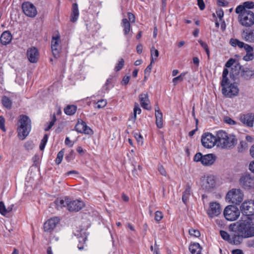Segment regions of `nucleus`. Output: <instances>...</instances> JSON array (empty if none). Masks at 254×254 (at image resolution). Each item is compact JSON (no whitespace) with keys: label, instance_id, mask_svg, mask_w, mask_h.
Listing matches in <instances>:
<instances>
[{"label":"nucleus","instance_id":"1","mask_svg":"<svg viewBox=\"0 0 254 254\" xmlns=\"http://www.w3.org/2000/svg\"><path fill=\"white\" fill-rule=\"evenodd\" d=\"M229 229L235 233V243L240 244L244 238L254 236V224L252 218L248 216H242L235 223L231 224Z\"/></svg>","mask_w":254,"mask_h":254},{"label":"nucleus","instance_id":"2","mask_svg":"<svg viewBox=\"0 0 254 254\" xmlns=\"http://www.w3.org/2000/svg\"><path fill=\"white\" fill-rule=\"evenodd\" d=\"M217 146L222 149H232L237 143L235 135L222 130L217 131Z\"/></svg>","mask_w":254,"mask_h":254},{"label":"nucleus","instance_id":"3","mask_svg":"<svg viewBox=\"0 0 254 254\" xmlns=\"http://www.w3.org/2000/svg\"><path fill=\"white\" fill-rule=\"evenodd\" d=\"M19 125L17 128L18 136L23 140L29 134L31 130V120L26 115L19 116Z\"/></svg>","mask_w":254,"mask_h":254},{"label":"nucleus","instance_id":"4","mask_svg":"<svg viewBox=\"0 0 254 254\" xmlns=\"http://www.w3.org/2000/svg\"><path fill=\"white\" fill-rule=\"evenodd\" d=\"M233 76L240 75L246 80H249L254 76V70L248 67H242L239 63L236 64L231 69Z\"/></svg>","mask_w":254,"mask_h":254},{"label":"nucleus","instance_id":"5","mask_svg":"<svg viewBox=\"0 0 254 254\" xmlns=\"http://www.w3.org/2000/svg\"><path fill=\"white\" fill-rule=\"evenodd\" d=\"M244 193L240 189H232L227 193L226 199L229 202L239 205L243 200Z\"/></svg>","mask_w":254,"mask_h":254},{"label":"nucleus","instance_id":"6","mask_svg":"<svg viewBox=\"0 0 254 254\" xmlns=\"http://www.w3.org/2000/svg\"><path fill=\"white\" fill-rule=\"evenodd\" d=\"M238 14V21L243 26L250 27L254 24V13L252 11L236 13Z\"/></svg>","mask_w":254,"mask_h":254},{"label":"nucleus","instance_id":"7","mask_svg":"<svg viewBox=\"0 0 254 254\" xmlns=\"http://www.w3.org/2000/svg\"><path fill=\"white\" fill-rule=\"evenodd\" d=\"M223 214L227 220L233 221L237 220L240 216V211L236 206L230 205L226 207Z\"/></svg>","mask_w":254,"mask_h":254},{"label":"nucleus","instance_id":"8","mask_svg":"<svg viewBox=\"0 0 254 254\" xmlns=\"http://www.w3.org/2000/svg\"><path fill=\"white\" fill-rule=\"evenodd\" d=\"M217 136H214L211 133L207 132L204 133L201 136V143L202 145L207 148L213 147L215 144L217 145Z\"/></svg>","mask_w":254,"mask_h":254},{"label":"nucleus","instance_id":"9","mask_svg":"<svg viewBox=\"0 0 254 254\" xmlns=\"http://www.w3.org/2000/svg\"><path fill=\"white\" fill-rule=\"evenodd\" d=\"M240 185L245 190L254 189V177L250 174L242 176L239 180Z\"/></svg>","mask_w":254,"mask_h":254},{"label":"nucleus","instance_id":"10","mask_svg":"<svg viewBox=\"0 0 254 254\" xmlns=\"http://www.w3.org/2000/svg\"><path fill=\"white\" fill-rule=\"evenodd\" d=\"M240 209L244 216H249L254 214V203L252 199L244 201L240 207Z\"/></svg>","mask_w":254,"mask_h":254},{"label":"nucleus","instance_id":"11","mask_svg":"<svg viewBox=\"0 0 254 254\" xmlns=\"http://www.w3.org/2000/svg\"><path fill=\"white\" fill-rule=\"evenodd\" d=\"M22 9L23 13L29 17H35L37 14L35 6L29 1H25L22 3Z\"/></svg>","mask_w":254,"mask_h":254},{"label":"nucleus","instance_id":"12","mask_svg":"<svg viewBox=\"0 0 254 254\" xmlns=\"http://www.w3.org/2000/svg\"><path fill=\"white\" fill-rule=\"evenodd\" d=\"M222 93L225 97L232 98L238 94L239 89L237 85L230 83L222 88Z\"/></svg>","mask_w":254,"mask_h":254},{"label":"nucleus","instance_id":"13","mask_svg":"<svg viewBox=\"0 0 254 254\" xmlns=\"http://www.w3.org/2000/svg\"><path fill=\"white\" fill-rule=\"evenodd\" d=\"M221 212V207L219 203L216 202H211L207 211L208 216L213 218L218 216Z\"/></svg>","mask_w":254,"mask_h":254},{"label":"nucleus","instance_id":"14","mask_svg":"<svg viewBox=\"0 0 254 254\" xmlns=\"http://www.w3.org/2000/svg\"><path fill=\"white\" fill-rule=\"evenodd\" d=\"M60 37L57 35L56 37H53L51 41V49L52 53L56 58L60 56V53L61 49L60 45Z\"/></svg>","mask_w":254,"mask_h":254},{"label":"nucleus","instance_id":"15","mask_svg":"<svg viewBox=\"0 0 254 254\" xmlns=\"http://www.w3.org/2000/svg\"><path fill=\"white\" fill-rule=\"evenodd\" d=\"M75 129L78 132L87 134H93L92 130L87 126L82 120H78L75 126Z\"/></svg>","mask_w":254,"mask_h":254},{"label":"nucleus","instance_id":"16","mask_svg":"<svg viewBox=\"0 0 254 254\" xmlns=\"http://www.w3.org/2000/svg\"><path fill=\"white\" fill-rule=\"evenodd\" d=\"M27 57L31 63H36L39 58V53L38 49L35 47H32L27 49L26 52Z\"/></svg>","mask_w":254,"mask_h":254},{"label":"nucleus","instance_id":"17","mask_svg":"<svg viewBox=\"0 0 254 254\" xmlns=\"http://www.w3.org/2000/svg\"><path fill=\"white\" fill-rule=\"evenodd\" d=\"M215 184L214 177L210 176L203 178L201 180V186L203 189L209 191L212 189Z\"/></svg>","mask_w":254,"mask_h":254},{"label":"nucleus","instance_id":"18","mask_svg":"<svg viewBox=\"0 0 254 254\" xmlns=\"http://www.w3.org/2000/svg\"><path fill=\"white\" fill-rule=\"evenodd\" d=\"M85 205L83 201L77 199L73 201L69 200L67 209L69 211H78Z\"/></svg>","mask_w":254,"mask_h":254},{"label":"nucleus","instance_id":"19","mask_svg":"<svg viewBox=\"0 0 254 254\" xmlns=\"http://www.w3.org/2000/svg\"><path fill=\"white\" fill-rule=\"evenodd\" d=\"M59 221L60 219L57 217L49 219L44 223V229L45 231L51 232L53 230Z\"/></svg>","mask_w":254,"mask_h":254},{"label":"nucleus","instance_id":"20","mask_svg":"<svg viewBox=\"0 0 254 254\" xmlns=\"http://www.w3.org/2000/svg\"><path fill=\"white\" fill-rule=\"evenodd\" d=\"M242 38L246 42L250 43H254V29L244 30L241 34Z\"/></svg>","mask_w":254,"mask_h":254},{"label":"nucleus","instance_id":"21","mask_svg":"<svg viewBox=\"0 0 254 254\" xmlns=\"http://www.w3.org/2000/svg\"><path fill=\"white\" fill-rule=\"evenodd\" d=\"M241 122L248 127H252L254 123V114L249 113L243 115L240 117Z\"/></svg>","mask_w":254,"mask_h":254},{"label":"nucleus","instance_id":"22","mask_svg":"<svg viewBox=\"0 0 254 254\" xmlns=\"http://www.w3.org/2000/svg\"><path fill=\"white\" fill-rule=\"evenodd\" d=\"M253 8H254V2L247 1L238 5L235 9V12L238 13L242 12V11H251L249 9Z\"/></svg>","mask_w":254,"mask_h":254},{"label":"nucleus","instance_id":"23","mask_svg":"<svg viewBox=\"0 0 254 254\" xmlns=\"http://www.w3.org/2000/svg\"><path fill=\"white\" fill-rule=\"evenodd\" d=\"M69 198L67 197L60 198L57 199L52 204L58 210L61 209L64 207H68Z\"/></svg>","mask_w":254,"mask_h":254},{"label":"nucleus","instance_id":"24","mask_svg":"<svg viewBox=\"0 0 254 254\" xmlns=\"http://www.w3.org/2000/svg\"><path fill=\"white\" fill-rule=\"evenodd\" d=\"M12 39V36L9 31L3 32L0 37V41L2 45H7L9 44Z\"/></svg>","mask_w":254,"mask_h":254},{"label":"nucleus","instance_id":"25","mask_svg":"<svg viewBox=\"0 0 254 254\" xmlns=\"http://www.w3.org/2000/svg\"><path fill=\"white\" fill-rule=\"evenodd\" d=\"M216 159L215 156L212 154H208L203 155L202 160V164L203 165L209 166L213 164Z\"/></svg>","mask_w":254,"mask_h":254},{"label":"nucleus","instance_id":"26","mask_svg":"<svg viewBox=\"0 0 254 254\" xmlns=\"http://www.w3.org/2000/svg\"><path fill=\"white\" fill-rule=\"evenodd\" d=\"M139 101L141 107L146 110H149L151 109L150 107H148V103L149 102L148 96L147 94H141L139 96Z\"/></svg>","mask_w":254,"mask_h":254},{"label":"nucleus","instance_id":"27","mask_svg":"<svg viewBox=\"0 0 254 254\" xmlns=\"http://www.w3.org/2000/svg\"><path fill=\"white\" fill-rule=\"evenodd\" d=\"M220 234L224 240L227 241L230 243L234 245L239 244L235 243V241H234V237L235 236V233H234V234H232L231 236H230L226 232L221 230L220 231Z\"/></svg>","mask_w":254,"mask_h":254},{"label":"nucleus","instance_id":"28","mask_svg":"<svg viewBox=\"0 0 254 254\" xmlns=\"http://www.w3.org/2000/svg\"><path fill=\"white\" fill-rule=\"evenodd\" d=\"M79 16V11L77 4L74 3L72 4V12L71 14L70 21L72 22L76 21Z\"/></svg>","mask_w":254,"mask_h":254},{"label":"nucleus","instance_id":"29","mask_svg":"<svg viewBox=\"0 0 254 254\" xmlns=\"http://www.w3.org/2000/svg\"><path fill=\"white\" fill-rule=\"evenodd\" d=\"M14 205L11 204L6 208L3 201L0 202V213L3 216H5L8 213L10 212L13 209Z\"/></svg>","mask_w":254,"mask_h":254},{"label":"nucleus","instance_id":"30","mask_svg":"<svg viewBox=\"0 0 254 254\" xmlns=\"http://www.w3.org/2000/svg\"><path fill=\"white\" fill-rule=\"evenodd\" d=\"M201 247L198 243H193L189 247V250L192 254H200Z\"/></svg>","mask_w":254,"mask_h":254},{"label":"nucleus","instance_id":"31","mask_svg":"<svg viewBox=\"0 0 254 254\" xmlns=\"http://www.w3.org/2000/svg\"><path fill=\"white\" fill-rule=\"evenodd\" d=\"M122 25L124 28L125 35H127L130 31L131 28L130 24L129 21L126 18L123 19Z\"/></svg>","mask_w":254,"mask_h":254},{"label":"nucleus","instance_id":"32","mask_svg":"<svg viewBox=\"0 0 254 254\" xmlns=\"http://www.w3.org/2000/svg\"><path fill=\"white\" fill-rule=\"evenodd\" d=\"M190 186L188 184L186 186V188L185 191L183 192V194L182 196V200L183 202L185 204L187 203L188 201V199L190 196Z\"/></svg>","mask_w":254,"mask_h":254},{"label":"nucleus","instance_id":"33","mask_svg":"<svg viewBox=\"0 0 254 254\" xmlns=\"http://www.w3.org/2000/svg\"><path fill=\"white\" fill-rule=\"evenodd\" d=\"M155 115L156 125L157 127L161 128L163 127V114L160 113H156Z\"/></svg>","mask_w":254,"mask_h":254},{"label":"nucleus","instance_id":"34","mask_svg":"<svg viewBox=\"0 0 254 254\" xmlns=\"http://www.w3.org/2000/svg\"><path fill=\"white\" fill-rule=\"evenodd\" d=\"M1 102L3 106L7 109H10L12 106L11 100L7 96H4L2 97Z\"/></svg>","mask_w":254,"mask_h":254},{"label":"nucleus","instance_id":"35","mask_svg":"<svg viewBox=\"0 0 254 254\" xmlns=\"http://www.w3.org/2000/svg\"><path fill=\"white\" fill-rule=\"evenodd\" d=\"M77 109V107L74 105H68L64 110V113L67 115H73Z\"/></svg>","mask_w":254,"mask_h":254},{"label":"nucleus","instance_id":"36","mask_svg":"<svg viewBox=\"0 0 254 254\" xmlns=\"http://www.w3.org/2000/svg\"><path fill=\"white\" fill-rule=\"evenodd\" d=\"M248 147V144L245 140H241L237 148L238 151L239 152H242L247 149Z\"/></svg>","mask_w":254,"mask_h":254},{"label":"nucleus","instance_id":"37","mask_svg":"<svg viewBox=\"0 0 254 254\" xmlns=\"http://www.w3.org/2000/svg\"><path fill=\"white\" fill-rule=\"evenodd\" d=\"M150 53L151 56V63H154V59L156 60L159 56V52L154 47H152L150 49Z\"/></svg>","mask_w":254,"mask_h":254},{"label":"nucleus","instance_id":"38","mask_svg":"<svg viewBox=\"0 0 254 254\" xmlns=\"http://www.w3.org/2000/svg\"><path fill=\"white\" fill-rule=\"evenodd\" d=\"M56 120L57 119L56 115L54 114L51 117V121H50L49 123H47V126L45 127V130L48 131L49 130H50L55 124Z\"/></svg>","mask_w":254,"mask_h":254},{"label":"nucleus","instance_id":"39","mask_svg":"<svg viewBox=\"0 0 254 254\" xmlns=\"http://www.w3.org/2000/svg\"><path fill=\"white\" fill-rule=\"evenodd\" d=\"M64 149H62L58 153L57 157V158L56 159V163L58 165L60 164L61 163V162L62 161V159H63V156L64 155Z\"/></svg>","mask_w":254,"mask_h":254},{"label":"nucleus","instance_id":"40","mask_svg":"<svg viewBox=\"0 0 254 254\" xmlns=\"http://www.w3.org/2000/svg\"><path fill=\"white\" fill-rule=\"evenodd\" d=\"M48 135L47 134H46L44 135L43 139L41 140V143L40 144V149L41 150H44L45 145L47 143V142L48 141Z\"/></svg>","mask_w":254,"mask_h":254},{"label":"nucleus","instance_id":"41","mask_svg":"<svg viewBox=\"0 0 254 254\" xmlns=\"http://www.w3.org/2000/svg\"><path fill=\"white\" fill-rule=\"evenodd\" d=\"M254 59V53H246V54L243 57V60L247 62L251 61Z\"/></svg>","mask_w":254,"mask_h":254},{"label":"nucleus","instance_id":"42","mask_svg":"<svg viewBox=\"0 0 254 254\" xmlns=\"http://www.w3.org/2000/svg\"><path fill=\"white\" fill-rule=\"evenodd\" d=\"M107 104V102L106 100L101 99L96 103L97 106L96 107L98 109H101L105 107Z\"/></svg>","mask_w":254,"mask_h":254},{"label":"nucleus","instance_id":"43","mask_svg":"<svg viewBox=\"0 0 254 254\" xmlns=\"http://www.w3.org/2000/svg\"><path fill=\"white\" fill-rule=\"evenodd\" d=\"M189 232L190 235L195 237H199L200 236V233L198 230L190 229Z\"/></svg>","mask_w":254,"mask_h":254},{"label":"nucleus","instance_id":"44","mask_svg":"<svg viewBox=\"0 0 254 254\" xmlns=\"http://www.w3.org/2000/svg\"><path fill=\"white\" fill-rule=\"evenodd\" d=\"M124 65V60L123 59H121L119 62L118 64L116 66L115 69L116 71H118L120 70Z\"/></svg>","mask_w":254,"mask_h":254},{"label":"nucleus","instance_id":"45","mask_svg":"<svg viewBox=\"0 0 254 254\" xmlns=\"http://www.w3.org/2000/svg\"><path fill=\"white\" fill-rule=\"evenodd\" d=\"M158 171L161 175L165 177H166L167 176V173L162 165H159L158 166Z\"/></svg>","mask_w":254,"mask_h":254},{"label":"nucleus","instance_id":"46","mask_svg":"<svg viewBox=\"0 0 254 254\" xmlns=\"http://www.w3.org/2000/svg\"><path fill=\"white\" fill-rule=\"evenodd\" d=\"M184 75L181 74L179 76L176 77L173 79V82L174 85H176L178 82L182 81L183 80V77Z\"/></svg>","mask_w":254,"mask_h":254},{"label":"nucleus","instance_id":"47","mask_svg":"<svg viewBox=\"0 0 254 254\" xmlns=\"http://www.w3.org/2000/svg\"><path fill=\"white\" fill-rule=\"evenodd\" d=\"M163 217V215L162 212L160 211H157L155 212V220L158 222L160 221Z\"/></svg>","mask_w":254,"mask_h":254},{"label":"nucleus","instance_id":"48","mask_svg":"<svg viewBox=\"0 0 254 254\" xmlns=\"http://www.w3.org/2000/svg\"><path fill=\"white\" fill-rule=\"evenodd\" d=\"M203 157V156L201 153H197L194 155L193 160L195 162L200 161L202 163Z\"/></svg>","mask_w":254,"mask_h":254},{"label":"nucleus","instance_id":"49","mask_svg":"<svg viewBox=\"0 0 254 254\" xmlns=\"http://www.w3.org/2000/svg\"><path fill=\"white\" fill-rule=\"evenodd\" d=\"M224 121L225 123L230 125H234L236 124V122L229 117H224Z\"/></svg>","mask_w":254,"mask_h":254},{"label":"nucleus","instance_id":"50","mask_svg":"<svg viewBox=\"0 0 254 254\" xmlns=\"http://www.w3.org/2000/svg\"><path fill=\"white\" fill-rule=\"evenodd\" d=\"M229 79L227 76H222V80L221 83V85L222 88L224 87L225 86H227V85L230 84L229 82Z\"/></svg>","mask_w":254,"mask_h":254},{"label":"nucleus","instance_id":"51","mask_svg":"<svg viewBox=\"0 0 254 254\" xmlns=\"http://www.w3.org/2000/svg\"><path fill=\"white\" fill-rule=\"evenodd\" d=\"M244 48L245 50L247 53H254L253 47L248 44H246Z\"/></svg>","mask_w":254,"mask_h":254},{"label":"nucleus","instance_id":"52","mask_svg":"<svg viewBox=\"0 0 254 254\" xmlns=\"http://www.w3.org/2000/svg\"><path fill=\"white\" fill-rule=\"evenodd\" d=\"M137 111L139 112L138 110L133 109V114L131 115L129 118V120L131 121L133 123H134L136 119Z\"/></svg>","mask_w":254,"mask_h":254},{"label":"nucleus","instance_id":"53","mask_svg":"<svg viewBox=\"0 0 254 254\" xmlns=\"http://www.w3.org/2000/svg\"><path fill=\"white\" fill-rule=\"evenodd\" d=\"M0 128L4 131H5L4 127V119L2 116H0Z\"/></svg>","mask_w":254,"mask_h":254},{"label":"nucleus","instance_id":"54","mask_svg":"<svg viewBox=\"0 0 254 254\" xmlns=\"http://www.w3.org/2000/svg\"><path fill=\"white\" fill-rule=\"evenodd\" d=\"M235 62L236 60L235 59L231 58L227 62V63L225 64V66L227 67H230L232 65H233V64L235 63Z\"/></svg>","mask_w":254,"mask_h":254},{"label":"nucleus","instance_id":"55","mask_svg":"<svg viewBox=\"0 0 254 254\" xmlns=\"http://www.w3.org/2000/svg\"><path fill=\"white\" fill-rule=\"evenodd\" d=\"M197 5L199 8L201 10H203L205 8V4L204 3L203 0H197Z\"/></svg>","mask_w":254,"mask_h":254},{"label":"nucleus","instance_id":"56","mask_svg":"<svg viewBox=\"0 0 254 254\" xmlns=\"http://www.w3.org/2000/svg\"><path fill=\"white\" fill-rule=\"evenodd\" d=\"M74 153V151L73 150H71L69 153V154L66 155L65 156V159L68 161L69 162L72 158H73V155Z\"/></svg>","mask_w":254,"mask_h":254},{"label":"nucleus","instance_id":"57","mask_svg":"<svg viewBox=\"0 0 254 254\" xmlns=\"http://www.w3.org/2000/svg\"><path fill=\"white\" fill-rule=\"evenodd\" d=\"M216 14L218 17L221 20L224 16V12L222 9H219L216 11Z\"/></svg>","mask_w":254,"mask_h":254},{"label":"nucleus","instance_id":"58","mask_svg":"<svg viewBox=\"0 0 254 254\" xmlns=\"http://www.w3.org/2000/svg\"><path fill=\"white\" fill-rule=\"evenodd\" d=\"M217 4L219 6H226L228 2L225 0H217Z\"/></svg>","mask_w":254,"mask_h":254},{"label":"nucleus","instance_id":"59","mask_svg":"<svg viewBox=\"0 0 254 254\" xmlns=\"http://www.w3.org/2000/svg\"><path fill=\"white\" fill-rule=\"evenodd\" d=\"M135 138L138 144L142 145L143 144V138L140 134H136Z\"/></svg>","mask_w":254,"mask_h":254},{"label":"nucleus","instance_id":"60","mask_svg":"<svg viewBox=\"0 0 254 254\" xmlns=\"http://www.w3.org/2000/svg\"><path fill=\"white\" fill-rule=\"evenodd\" d=\"M127 16H128V18L130 22H134L135 16L132 13L128 12Z\"/></svg>","mask_w":254,"mask_h":254},{"label":"nucleus","instance_id":"61","mask_svg":"<svg viewBox=\"0 0 254 254\" xmlns=\"http://www.w3.org/2000/svg\"><path fill=\"white\" fill-rule=\"evenodd\" d=\"M239 40L237 39H231L230 41V44L233 47H236L238 43Z\"/></svg>","mask_w":254,"mask_h":254},{"label":"nucleus","instance_id":"62","mask_svg":"<svg viewBox=\"0 0 254 254\" xmlns=\"http://www.w3.org/2000/svg\"><path fill=\"white\" fill-rule=\"evenodd\" d=\"M152 63H151V62H150V64L147 66V67L145 68V70H144V73L145 74H147V73H148L149 74L151 70V69H152Z\"/></svg>","mask_w":254,"mask_h":254},{"label":"nucleus","instance_id":"63","mask_svg":"<svg viewBox=\"0 0 254 254\" xmlns=\"http://www.w3.org/2000/svg\"><path fill=\"white\" fill-rule=\"evenodd\" d=\"M198 42L200 44V45L201 46V47L205 50L208 48V45H207V44L205 42H203V41H202V40H200L198 41Z\"/></svg>","mask_w":254,"mask_h":254},{"label":"nucleus","instance_id":"64","mask_svg":"<svg viewBox=\"0 0 254 254\" xmlns=\"http://www.w3.org/2000/svg\"><path fill=\"white\" fill-rule=\"evenodd\" d=\"M130 79V76H125L123 79L122 82L123 84L126 85L127 84Z\"/></svg>","mask_w":254,"mask_h":254}]
</instances>
